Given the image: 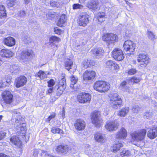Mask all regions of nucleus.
I'll return each mask as SVG.
<instances>
[{
	"label": "nucleus",
	"mask_w": 157,
	"mask_h": 157,
	"mask_svg": "<svg viewBox=\"0 0 157 157\" xmlns=\"http://www.w3.org/2000/svg\"><path fill=\"white\" fill-rule=\"evenodd\" d=\"M11 112L13 113L12 119V124L17 128L18 132H20L23 134L24 133L26 128L24 118L21 116V113L15 110H11Z\"/></svg>",
	"instance_id": "1"
},
{
	"label": "nucleus",
	"mask_w": 157,
	"mask_h": 157,
	"mask_svg": "<svg viewBox=\"0 0 157 157\" xmlns=\"http://www.w3.org/2000/svg\"><path fill=\"white\" fill-rule=\"evenodd\" d=\"M146 132V130L143 129L138 132H135L131 134L132 140L137 141V142H135L133 144L139 147V144L137 143H140L141 144L139 145L140 146V147H143L144 144V143L141 141L144 139Z\"/></svg>",
	"instance_id": "2"
},
{
	"label": "nucleus",
	"mask_w": 157,
	"mask_h": 157,
	"mask_svg": "<svg viewBox=\"0 0 157 157\" xmlns=\"http://www.w3.org/2000/svg\"><path fill=\"white\" fill-rule=\"evenodd\" d=\"M94 89L100 93H105L108 91L110 87L109 84L103 81L95 82L93 86Z\"/></svg>",
	"instance_id": "3"
},
{
	"label": "nucleus",
	"mask_w": 157,
	"mask_h": 157,
	"mask_svg": "<svg viewBox=\"0 0 157 157\" xmlns=\"http://www.w3.org/2000/svg\"><path fill=\"white\" fill-rule=\"evenodd\" d=\"M109 97L110 103L113 108L117 109L118 108L117 105H121L122 104V101L120 97L116 93H110Z\"/></svg>",
	"instance_id": "4"
},
{
	"label": "nucleus",
	"mask_w": 157,
	"mask_h": 157,
	"mask_svg": "<svg viewBox=\"0 0 157 157\" xmlns=\"http://www.w3.org/2000/svg\"><path fill=\"white\" fill-rule=\"evenodd\" d=\"M90 119L92 123L96 127H99L102 125V120L99 111H94L90 115Z\"/></svg>",
	"instance_id": "5"
},
{
	"label": "nucleus",
	"mask_w": 157,
	"mask_h": 157,
	"mask_svg": "<svg viewBox=\"0 0 157 157\" xmlns=\"http://www.w3.org/2000/svg\"><path fill=\"white\" fill-rule=\"evenodd\" d=\"M117 39L116 35L113 33L105 34L102 36L103 40L105 41L108 44L116 42Z\"/></svg>",
	"instance_id": "6"
},
{
	"label": "nucleus",
	"mask_w": 157,
	"mask_h": 157,
	"mask_svg": "<svg viewBox=\"0 0 157 157\" xmlns=\"http://www.w3.org/2000/svg\"><path fill=\"white\" fill-rule=\"evenodd\" d=\"M89 15L85 13H81L79 16L78 22L80 26H86L88 23Z\"/></svg>",
	"instance_id": "7"
},
{
	"label": "nucleus",
	"mask_w": 157,
	"mask_h": 157,
	"mask_svg": "<svg viewBox=\"0 0 157 157\" xmlns=\"http://www.w3.org/2000/svg\"><path fill=\"white\" fill-rule=\"evenodd\" d=\"M2 99L4 102L10 104L13 102V96L11 92L9 91H5L2 94Z\"/></svg>",
	"instance_id": "8"
},
{
	"label": "nucleus",
	"mask_w": 157,
	"mask_h": 157,
	"mask_svg": "<svg viewBox=\"0 0 157 157\" xmlns=\"http://www.w3.org/2000/svg\"><path fill=\"white\" fill-rule=\"evenodd\" d=\"M91 98V96L90 94L85 92L81 93L77 96L78 100L81 103L89 102Z\"/></svg>",
	"instance_id": "9"
},
{
	"label": "nucleus",
	"mask_w": 157,
	"mask_h": 157,
	"mask_svg": "<svg viewBox=\"0 0 157 157\" xmlns=\"http://www.w3.org/2000/svg\"><path fill=\"white\" fill-rule=\"evenodd\" d=\"M135 44L130 40H127L124 42L123 44L124 49L128 52L130 54H133L135 50Z\"/></svg>",
	"instance_id": "10"
},
{
	"label": "nucleus",
	"mask_w": 157,
	"mask_h": 157,
	"mask_svg": "<svg viewBox=\"0 0 157 157\" xmlns=\"http://www.w3.org/2000/svg\"><path fill=\"white\" fill-rule=\"evenodd\" d=\"M113 57L116 60L120 61L122 60L124 57L123 51L118 48H115L112 52Z\"/></svg>",
	"instance_id": "11"
},
{
	"label": "nucleus",
	"mask_w": 157,
	"mask_h": 157,
	"mask_svg": "<svg viewBox=\"0 0 157 157\" xmlns=\"http://www.w3.org/2000/svg\"><path fill=\"white\" fill-rule=\"evenodd\" d=\"M27 78L24 76L22 75L17 77L15 81L14 85L17 88L23 86L27 83Z\"/></svg>",
	"instance_id": "12"
},
{
	"label": "nucleus",
	"mask_w": 157,
	"mask_h": 157,
	"mask_svg": "<svg viewBox=\"0 0 157 157\" xmlns=\"http://www.w3.org/2000/svg\"><path fill=\"white\" fill-rule=\"evenodd\" d=\"M33 51L31 49L23 50L19 55V57L22 60L26 61L32 56Z\"/></svg>",
	"instance_id": "13"
},
{
	"label": "nucleus",
	"mask_w": 157,
	"mask_h": 157,
	"mask_svg": "<svg viewBox=\"0 0 157 157\" xmlns=\"http://www.w3.org/2000/svg\"><path fill=\"white\" fill-rule=\"evenodd\" d=\"M119 124L117 121H108L105 125L106 129L109 131L115 130L118 127Z\"/></svg>",
	"instance_id": "14"
},
{
	"label": "nucleus",
	"mask_w": 157,
	"mask_h": 157,
	"mask_svg": "<svg viewBox=\"0 0 157 157\" xmlns=\"http://www.w3.org/2000/svg\"><path fill=\"white\" fill-rule=\"evenodd\" d=\"M95 76V72L92 70H86L83 73V78L84 81L91 80L93 79Z\"/></svg>",
	"instance_id": "15"
},
{
	"label": "nucleus",
	"mask_w": 157,
	"mask_h": 157,
	"mask_svg": "<svg viewBox=\"0 0 157 157\" xmlns=\"http://www.w3.org/2000/svg\"><path fill=\"white\" fill-rule=\"evenodd\" d=\"M74 126L76 129L81 131L85 128L86 123L84 121L81 119H77L74 124Z\"/></svg>",
	"instance_id": "16"
},
{
	"label": "nucleus",
	"mask_w": 157,
	"mask_h": 157,
	"mask_svg": "<svg viewBox=\"0 0 157 157\" xmlns=\"http://www.w3.org/2000/svg\"><path fill=\"white\" fill-rule=\"evenodd\" d=\"M147 136L151 139L156 138L157 136V127L151 128L147 132Z\"/></svg>",
	"instance_id": "17"
},
{
	"label": "nucleus",
	"mask_w": 157,
	"mask_h": 157,
	"mask_svg": "<svg viewBox=\"0 0 157 157\" xmlns=\"http://www.w3.org/2000/svg\"><path fill=\"white\" fill-rule=\"evenodd\" d=\"M13 54V52L10 50L8 49H3L0 51V55L1 56L6 58L12 57Z\"/></svg>",
	"instance_id": "18"
},
{
	"label": "nucleus",
	"mask_w": 157,
	"mask_h": 157,
	"mask_svg": "<svg viewBox=\"0 0 157 157\" xmlns=\"http://www.w3.org/2000/svg\"><path fill=\"white\" fill-rule=\"evenodd\" d=\"M3 42L6 45L12 47L15 44V40L13 37L11 36H9L4 40Z\"/></svg>",
	"instance_id": "19"
},
{
	"label": "nucleus",
	"mask_w": 157,
	"mask_h": 157,
	"mask_svg": "<svg viewBox=\"0 0 157 157\" xmlns=\"http://www.w3.org/2000/svg\"><path fill=\"white\" fill-rule=\"evenodd\" d=\"M95 140L98 142L104 143L106 141V139L105 136L102 134L97 133L94 136Z\"/></svg>",
	"instance_id": "20"
},
{
	"label": "nucleus",
	"mask_w": 157,
	"mask_h": 157,
	"mask_svg": "<svg viewBox=\"0 0 157 157\" xmlns=\"http://www.w3.org/2000/svg\"><path fill=\"white\" fill-rule=\"evenodd\" d=\"M127 132L126 129L122 128L116 135V137L121 139L125 138L127 136Z\"/></svg>",
	"instance_id": "21"
},
{
	"label": "nucleus",
	"mask_w": 157,
	"mask_h": 157,
	"mask_svg": "<svg viewBox=\"0 0 157 157\" xmlns=\"http://www.w3.org/2000/svg\"><path fill=\"white\" fill-rule=\"evenodd\" d=\"M86 6L90 9L95 10L99 7V5L97 1H93L87 3Z\"/></svg>",
	"instance_id": "22"
},
{
	"label": "nucleus",
	"mask_w": 157,
	"mask_h": 157,
	"mask_svg": "<svg viewBox=\"0 0 157 157\" xmlns=\"http://www.w3.org/2000/svg\"><path fill=\"white\" fill-rule=\"evenodd\" d=\"M104 51L101 48H95L92 50L91 53L94 56L96 57L97 58L102 55Z\"/></svg>",
	"instance_id": "23"
},
{
	"label": "nucleus",
	"mask_w": 157,
	"mask_h": 157,
	"mask_svg": "<svg viewBox=\"0 0 157 157\" xmlns=\"http://www.w3.org/2000/svg\"><path fill=\"white\" fill-rule=\"evenodd\" d=\"M10 141L13 144L17 146H19L21 144L19 138L16 136H12L10 139Z\"/></svg>",
	"instance_id": "24"
},
{
	"label": "nucleus",
	"mask_w": 157,
	"mask_h": 157,
	"mask_svg": "<svg viewBox=\"0 0 157 157\" xmlns=\"http://www.w3.org/2000/svg\"><path fill=\"white\" fill-rule=\"evenodd\" d=\"M129 110L128 107L122 108L119 111L118 115L121 117H124L128 113Z\"/></svg>",
	"instance_id": "25"
},
{
	"label": "nucleus",
	"mask_w": 157,
	"mask_h": 157,
	"mask_svg": "<svg viewBox=\"0 0 157 157\" xmlns=\"http://www.w3.org/2000/svg\"><path fill=\"white\" fill-rule=\"evenodd\" d=\"M66 21V16L64 14H63L58 20L57 25L60 27L63 26L65 24Z\"/></svg>",
	"instance_id": "26"
},
{
	"label": "nucleus",
	"mask_w": 157,
	"mask_h": 157,
	"mask_svg": "<svg viewBox=\"0 0 157 157\" xmlns=\"http://www.w3.org/2000/svg\"><path fill=\"white\" fill-rule=\"evenodd\" d=\"M60 41V39L56 36H51L49 39L50 45L51 46H52L55 44L53 42L58 43Z\"/></svg>",
	"instance_id": "27"
},
{
	"label": "nucleus",
	"mask_w": 157,
	"mask_h": 157,
	"mask_svg": "<svg viewBox=\"0 0 157 157\" xmlns=\"http://www.w3.org/2000/svg\"><path fill=\"white\" fill-rule=\"evenodd\" d=\"M126 82L124 81L121 84L120 87L122 91L129 92V87L126 86Z\"/></svg>",
	"instance_id": "28"
},
{
	"label": "nucleus",
	"mask_w": 157,
	"mask_h": 157,
	"mask_svg": "<svg viewBox=\"0 0 157 157\" xmlns=\"http://www.w3.org/2000/svg\"><path fill=\"white\" fill-rule=\"evenodd\" d=\"M49 73L47 72H45L44 71L40 70L37 73V75L41 79H43L47 78Z\"/></svg>",
	"instance_id": "29"
},
{
	"label": "nucleus",
	"mask_w": 157,
	"mask_h": 157,
	"mask_svg": "<svg viewBox=\"0 0 157 157\" xmlns=\"http://www.w3.org/2000/svg\"><path fill=\"white\" fill-rule=\"evenodd\" d=\"M4 6L3 5H0V18H2L6 16V13Z\"/></svg>",
	"instance_id": "30"
},
{
	"label": "nucleus",
	"mask_w": 157,
	"mask_h": 157,
	"mask_svg": "<svg viewBox=\"0 0 157 157\" xmlns=\"http://www.w3.org/2000/svg\"><path fill=\"white\" fill-rule=\"evenodd\" d=\"M149 62V58L148 57V59H146V58H144L138 63L142 67H145Z\"/></svg>",
	"instance_id": "31"
},
{
	"label": "nucleus",
	"mask_w": 157,
	"mask_h": 157,
	"mask_svg": "<svg viewBox=\"0 0 157 157\" xmlns=\"http://www.w3.org/2000/svg\"><path fill=\"white\" fill-rule=\"evenodd\" d=\"M105 13L104 12H99L97 14L96 16L99 21L101 22L104 21L103 19L104 17H105Z\"/></svg>",
	"instance_id": "32"
},
{
	"label": "nucleus",
	"mask_w": 157,
	"mask_h": 157,
	"mask_svg": "<svg viewBox=\"0 0 157 157\" xmlns=\"http://www.w3.org/2000/svg\"><path fill=\"white\" fill-rule=\"evenodd\" d=\"M52 132L54 134L58 133L60 134H63V131L58 128L53 127L52 128L51 130Z\"/></svg>",
	"instance_id": "33"
},
{
	"label": "nucleus",
	"mask_w": 157,
	"mask_h": 157,
	"mask_svg": "<svg viewBox=\"0 0 157 157\" xmlns=\"http://www.w3.org/2000/svg\"><path fill=\"white\" fill-rule=\"evenodd\" d=\"M68 148H56L55 150L57 153L66 154Z\"/></svg>",
	"instance_id": "34"
},
{
	"label": "nucleus",
	"mask_w": 157,
	"mask_h": 157,
	"mask_svg": "<svg viewBox=\"0 0 157 157\" xmlns=\"http://www.w3.org/2000/svg\"><path fill=\"white\" fill-rule=\"evenodd\" d=\"M17 3V0H7L6 3L8 7H11L14 6Z\"/></svg>",
	"instance_id": "35"
},
{
	"label": "nucleus",
	"mask_w": 157,
	"mask_h": 157,
	"mask_svg": "<svg viewBox=\"0 0 157 157\" xmlns=\"http://www.w3.org/2000/svg\"><path fill=\"white\" fill-rule=\"evenodd\" d=\"M146 58L147 59H148V57L147 54L145 53H140V54L137 57V61L138 62H140V61L144 58Z\"/></svg>",
	"instance_id": "36"
},
{
	"label": "nucleus",
	"mask_w": 157,
	"mask_h": 157,
	"mask_svg": "<svg viewBox=\"0 0 157 157\" xmlns=\"http://www.w3.org/2000/svg\"><path fill=\"white\" fill-rule=\"evenodd\" d=\"M10 72L16 74L19 71V67L15 65H12L10 68Z\"/></svg>",
	"instance_id": "37"
},
{
	"label": "nucleus",
	"mask_w": 157,
	"mask_h": 157,
	"mask_svg": "<svg viewBox=\"0 0 157 157\" xmlns=\"http://www.w3.org/2000/svg\"><path fill=\"white\" fill-rule=\"evenodd\" d=\"M78 80L77 77L74 76H72L71 77V83L70 86L71 87L73 86V85L75 84Z\"/></svg>",
	"instance_id": "38"
},
{
	"label": "nucleus",
	"mask_w": 157,
	"mask_h": 157,
	"mask_svg": "<svg viewBox=\"0 0 157 157\" xmlns=\"http://www.w3.org/2000/svg\"><path fill=\"white\" fill-rule=\"evenodd\" d=\"M73 65V62L71 60H69L68 61H67L65 64V66L66 69L68 71H69L71 69V66Z\"/></svg>",
	"instance_id": "39"
},
{
	"label": "nucleus",
	"mask_w": 157,
	"mask_h": 157,
	"mask_svg": "<svg viewBox=\"0 0 157 157\" xmlns=\"http://www.w3.org/2000/svg\"><path fill=\"white\" fill-rule=\"evenodd\" d=\"M82 64L84 68H86L90 67V61L89 60H88L87 59H84L83 61L82 62Z\"/></svg>",
	"instance_id": "40"
},
{
	"label": "nucleus",
	"mask_w": 157,
	"mask_h": 157,
	"mask_svg": "<svg viewBox=\"0 0 157 157\" xmlns=\"http://www.w3.org/2000/svg\"><path fill=\"white\" fill-rule=\"evenodd\" d=\"M120 155L122 157H128L130 156V152L128 150H123L121 152Z\"/></svg>",
	"instance_id": "41"
},
{
	"label": "nucleus",
	"mask_w": 157,
	"mask_h": 157,
	"mask_svg": "<svg viewBox=\"0 0 157 157\" xmlns=\"http://www.w3.org/2000/svg\"><path fill=\"white\" fill-rule=\"evenodd\" d=\"M119 69V67L118 64L116 63L114 61H113V64H112L111 67H110L109 69L112 71H113L118 70Z\"/></svg>",
	"instance_id": "42"
},
{
	"label": "nucleus",
	"mask_w": 157,
	"mask_h": 157,
	"mask_svg": "<svg viewBox=\"0 0 157 157\" xmlns=\"http://www.w3.org/2000/svg\"><path fill=\"white\" fill-rule=\"evenodd\" d=\"M129 81L132 82L134 83H138L140 81V79L139 78H137L136 77H133L131 78Z\"/></svg>",
	"instance_id": "43"
},
{
	"label": "nucleus",
	"mask_w": 157,
	"mask_h": 157,
	"mask_svg": "<svg viewBox=\"0 0 157 157\" xmlns=\"http://www.w3.org/2000/svg\"><path fill=\"white\" fill-rule=\"evenodd\" d=\"M25 44H29L31 41V39L28 36L26 35L22 38Z\"/></svg>",
	"instance_id": "44"
},
{
	"label": "nucleus",
	"mask_w": 157,
	"mask_h": 157,
	"mask_svg": "<svg viewBox=\"0 0 157 157\" xmlns=\"http://www.w3.org/2000/svg\"><path fill=\"white\" fill-rule=\"evenodd\" d=\"M62 87L59 86L57 89L56 93L57 96H59L63 93L64 90V87L62 88Z\"/></svg>",
	"instance_id": "45"
},
{
	"label": "nucleus",
	"mask_w": 157,
	"mask_h": 157,
	"mask_svg": "<svg viewBox=\"0 0 157 157\" xmlns=\"http://www.w3.org/2000/svg\"><path fill=\"white\" fill-rule=\"evenodd\" d=\"M153 115V113L152 112H146L144 114V117L147 119L151 118Z\"/></svg>",
	"instance_id": "46"
},
{
	"label": "nucleus",
	"mask_w": 157,
	"mask_h": 157,
	"mask_svg": "<svg viewBox=\"0 0 157 157\" xmlns=\"http://www.w3.org/2000/svg\"><path fill=\"white\" fill-rule=\"evenodd\" d=\"M50 5L52 6H54L56 7H59L60 6V4L59 2H56L54 1H51Z\"/></svg>",
	"instance_id": "47"
},
{
	"label": "nucleus",
	"mask_w": 157,
	"mask_h": 157,
	"mask_svg": "<svg viewBox=\"0 0 157 157\" xmlns=\"http://www.w3.org/2000/svg\"><path fill=\"white\" fill-rule=\"evenodd\" d=\"M83 6L79 4H75L73 5V9L74 10L77 9H82L83 8Z\"/></svg>",
	"instance_id": "48"
},
{
	"label": "nucleus",
	"mask_w": 157,
	"mask_h": 157,
	"mask_svg": "<svg viewBox=\"0 0 157 157\" xmlns=\"http://www.w3.org/2000/svg\"><path fill=\"white\" fill-rule=\"evenodd\" d=\"M113 64V61L112 60H108L106 62L105 66L107 68L109 69L111 67L112 64Z\"/></svg>",
	"instance_id": "49"
},
{
	"label": "nucleus",
	"mask_w": 157,
	"mask_h": 157,
	"mask_svg": "<svg viewBox=\"0 0 157 157\" xmlns=\"http://www.w3.org/2000/svg\"><path fill=\"white\" fill-rule=\"evenodd\" d=\"M66 80L65 78H62L60 81L59 82V86L62 87V88L64 87L65 86Z\"/></svg>",
	"instance_id": "50"
},
{
	"label": "nucleus",
	"mask_w": 157,
	"mask_h": 157,
	"mask_svg": "<svg viewBox=\"0 0 157 157\" xmlns=\"http://www.w3.org/2000/svg\"><path fill=\"white\" fill-rule=\"evenodd\" d=\"M48 87H52L55 84V82L54 80L52 79H50L48 82Z\"/></svg>",
	"instance_id": "51"
},
{
	"label": "nucleus",
	"mask_w": 157,
	"mask_h": 157,
	"mask_svg": "<svg viewBox=\"0 0 157 157\" xmlns=\"http://www.w3.org/2000/svg\"><path fill=\"white\" fill-rule=\"evenodd\" d=\"M132 110L134 113H137L140 110V109L138 105H135L133 106Z\"/></svg>",
	"instance_id": "52"
},
{
	"label": "nucleus",
	"mask_w": 157,
	"mask_h": 157,
	"mask_svg": "<svg viewBox=\"0 0 157 157\" xmlns=\"http://www.w3.org/2000/svg\"><path fill=\"white\" fill-rule=\"evenodd\" d=\"M124 146L122 143H119V142H115L114 144L113 147H122Z\"/></svg>",
	"instance_id": "53"
},
{
	"label": "nucleus",
	"mask_w": 157,
	"mask_h": 157,
	"mask_svg": "<svg viewBox=\"0 0 157 157\" xmlns=\"http://www.w3.org/2000/svg\"><path fill=\"white\" fill-rule=\"evenodd\" d=\"M147 35L149 39H150L151 40H153L154 38V35L152 32L150 31H148Z\"/></svg>",
	"instance_id": "54"
},
{
	"label": "nucleus",
	"mask_w": 157,
	"mask_h": 157,
	"mask_svg": "<svg viewBox=\"0 0 157 157\" xmlns=\"http://www.w3.org/2000/svg\"><path fill=\"white\" fill-rule=\"evenodd\" d=\"M136 72V70L134 69H130L128 71V74L130 75H133Z\"/></svg>",
	"instance_id": "55"
},
{
	"label": "nucleus",
	"mask_w": 157,
	"mask_h": 157,
	"mask_svg": "<svg viewBox=\"0 0 157 157\" xmlns=\"http://www.w3.org/2000/svg\"><path fill=\"white\" fill-rule=\"evenodd\" d=\"M6 133L3 131L0 132V140L4 138L6 136Z\"/></svg>",
	"instance_id": "56"
},
{
	"label": "nucleus",
	"mask_w": 157,
	"mask_h": 157,
	"mask_svg": "<svg viewBox=\"0 0 157 157\" xmlns=\"http://www.w3.org/2000/svg\"><path fill=\"white\" fill-rule=\"evenodd\" d=\"M55 116H56L55 114H52L49 116L48 118L47 119V121L48 122H49L52 119L55 117Z\"/></svg>",
	"instance_id": "57"
},
{
	"label": "nucleus",
	"mask_w": 157,
	"mask_h": 157,
	"mask_svg": "<svg viewBox=\"0 0 157 157\" xmlns=\"http://www.w3.org/2000/svg\"><path fill=\"white\" fill-rule=\"evenodd\" d=\"M25 15V13L24 11H21L20 12L19 16L21 17H24Z\"/></svg>",
	"instance_id": "58"
},
{
	"label": "nucleus",
	"mask_w": 157,
	"mask_h": 157,
	"mask_svg": "<svg viewBox=\"0 0 157 157\" xmlns=\"http://www.w3.org/2000/svg\"><path fill=\"white\" fill-rule=\"evenodd\" d=\"M131 32L130 31H129L128 30H127L125 32V35L127 37H129L131 36Z\"/></svg>",
	"instance_id": "59"
},
{
	"label": "nucleus",
	"mask_w": 157,
	"mask_h": 157,
	"mask_svg": "<svg viewBox=\"0 0 157 157\" xmlns=\"http://www.w3.org/2000/svg\"><path fill=\"white\" fill-rule=\"evenodd\" d=\"M7 84H6L5 82H0V90L2 89V88L5 86Z\"/></svg>",
	"instance_id": "60"
},
{
	"label": "nucleus",
	"mask_w": 157,
	"mask_h": 157,
	"mask_svg": "<svg viewBox=\"0 0 157 157\" xmlns=\"http://www.w3.org/2000/svg\"><path fill=\"white\" fill-rule=\"evenodd\" d=\"M54 31L57 34H59L60 33V30L58 29L57 28L54 29Z\"/></svg>",
	"instance_id": "61"
},
{
	"label": "nucleus",
	"mask_w": 157,
	"mask_h": 157,
	"mask_svg": "<svg viewBox=\"0 0 157 157\" xmlns=\"http://www.w3.org/2000/svg\"><path fill=\"white\" fill-rule=\"evenodd\" d=\"M53 91V88H50L48 90L47 92L48 94L51 93Z\"/></svg>",
	"instance_id": "62"
},
{
	"label": "nucleus",
	"mask_w": 157,
	"mask_h": 157,
	"mask_svg": "<svg viewBox=\"0 0 157 157\" xmlns=\"http://www.w3.org/2000/svg\"><path fill=\"white\" fill-rule=\"evenodd\" d=\"M89 61L90 65L94 66L95 65V63L93 60H89Z\"/></svg>",
	"instance_id": "63"
},
{
	"label": "nucleus",
	"mask_w": 157,
	"mask_h": 157,
	"mask_svg": "<svg viewBox=\"0 0 157 157\" xmlns=\"http://www.w3.org/2000/svg\"><path fill=\"white\" fill-rule=\"evenodd\" d=\"M0 157H8V156L4 154L0 153Z\"/></svg>",
	"instance_id": "64"
}]
</instances>
